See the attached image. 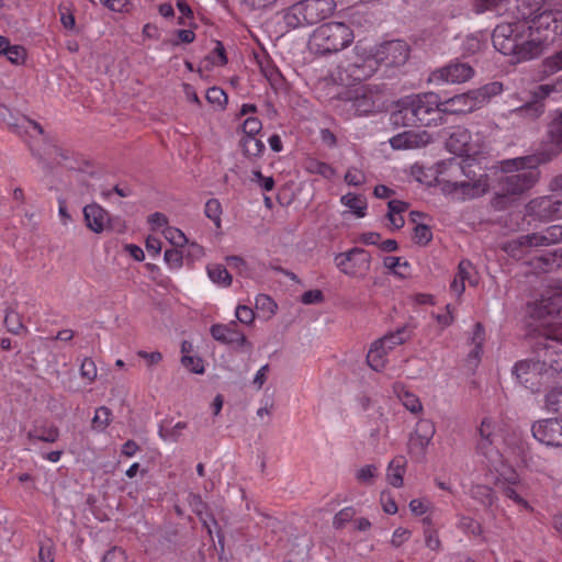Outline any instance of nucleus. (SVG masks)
Here are the masks:
<instances>
[{"mask_svg":"<svg viewBox=\"0 0 562 562\" xmlns=\"http://www.w3.org/2000/svg\"><path fill=\"white\" fill-rule=\"evenodd\" d=\"M560 70H562V50L547 57L541 65V74L544 77L552 76Z\"/></svg>","mask_w":562,"mask_h":562,"instance_id":"40","label":"nucleus"},{"mask_svg":"<svg viewBox=\"0 0 562 562\" xmlns=\"http://www.w3.org/2000/svg\"><path fill=\"white\" fill-rule=\"evenodd\" d=\"M473 91L477 99L480 108H482L485 103H487L491 100V98L502 93L503 85L498 81H493L484 85L479 89H474Z\"/></svg>","mask_w":562,"mask_h":562,"instance_id":"33","label":"nucleus"},{"mask_svg":"<svg viewBox=\"0 0 562 562\" xmlns=\"http://www.w3.org/2000/svg\"><path fill=\"white\" fill-rule=\"evenodd\" d=\"M340 203L348 207L358 218L367 215L368 203L363 195L348 192L340 198Z\"/></svg>","mask_w":562,"mask_h":562,"instance_id":"26","label":"nucleus"},{"mask_svg":"<svg viewBox=\"0 0 562 562\" xmlns=\"http://www.w3.org/2000/svg\"><path fill=\"white\" fill-rule=\"evenodd\" d=\"M532 436L547 446H562V418H546L532 424Z\"/></svg>","mask_w":562,"mask_h":562,"instance_id":"14","label":"nucleus"},{"mask_svg":"<svg viewBox=\"0 0 562 562\" xmlns=\"http://www.w3.org/2000/svg\"><path fill=\"white\" fill-rule=\"evenodd\" d=\"M211 61L215 66H224L227 64L225 48L221 42H216L214 49L211 53Z\"/></svg>","mask_w":562,"mask_h":562,"instance_id":"63","label":"nucleus"},{"mask_svg":"<svg viewBox=\"0 0 562 562\" xmlns=\"http://www.w3.org/2000/svg\"><path fill=\"white\" fill-rule=\"evenodd\" d=\"M544 407L549 413H554L562 418V386L551 389L544 401Z\"/></svg>","mask_w":562,"mask_h":562,"instance_id":"36","label":"nucleus"},{"mask_svg":"<svg viewBox=\"0 0 562 562\" xmlns=\"http://www.w3.org/2000/svg\"><path fill=\"white\" fill-rule=\"evenodd\" d=\"M9 61L14 65H21L25 61L26 50L21 45H11L4 55Z\"/></svg>","mask_w":562,"mask_h":562,"instance_id":"54","label":"nucleus"},{"mask_svg":"<svg viewBox=\"0 0 562 562\" xmlns=\"http://www.w3.org/2000/svg\"><path fill=\"white\" fill-rule=\"evenodd\" d=\"M222 205L217 199H210L205 203L204 214L207 218H210L216 228L221 227L222 223Z\"/></svg>","mask_w":562,"mask_h":562,"instance_id":"41","label":"nucleus"},{"mask_svg":"<svg viewBox=\"0 0 562 562\" xmlns=\"http://www.w3.org/2000/svg\"><path fill=\"white\" fill-rule=\"evenodd\" d=\"M473 76L474 69L468 63L454 60L434 70L430 74L429 81L435 85H454L465 82Z\"/></svg>","mask_w":562,"mask_h":562,"instance_id":"13","label":"nucleus"},{"mask_svg":"<svg viewBox=\"0 0 562 562\" xmlns=\"http://www.w3.org/2000/svg\"><path fill=\"white\" fill-rule=\"evenodd\" d=\"M164 259L171 269H179L182 266L183 256L180 250L172 248L165 251Z\"/></svg>","mask_w":562,"mask_h":562,"instance_id":"57","label":"nucleus"},{"mask_svg":"<svg viewBox=\"0 0 562 562\" xmlns=\"http://www.w3.org/2000/svg\"><path fill=\"white\" fill-rule=\"evenodd\" d=\"M477 452L487 460V467L491 471L498 472V465L502 464V456L494 447L496 438V424L493 419L485 417L479 427Z\"/></svg>","mask_w":562,"mask_h":562,"instance_id":"11","label":"nucleus"},{"mask_svg":"<svg viewBox=\"0 0 562 562\" xmlns=\"http://www.w3.org/2000/svg\"><path fill=\"white\" fill-rule=\"evenodd\" d=\"M262 130V123L258 117L248 116L243 123L244 136H257Z\"/></svg>","mask_w":562,"mask_h":562,"instance_id":"55","label":"nucleus"},{"mask_svg":"<svg viewBox=\"0 0 562 562\" xmlns=\"http://www.w3.org/2000/svg\"><path fill=\"white\" fill-rule=\"evenodd\" d=\"M432 239V232L429 226L425 224L416 225L414 229V240L418 245L426 246Z\"/></svg>","mask_w":562,"mask_h":562,"instance_id":"52","label":"nucleus"},{"mask_svg":"<svg viewBox=\"0 0 562 562\" xmlns=\"http://www.w3.org/2000/svg\"><path fill=\"white\" fill-rule=\"evenodd\" d=\"M393 392L402 402L404 407L413 414L422 413L423 404L417 395L409 392L402 383H394Z\"/></svg>","mask_w":562,"mask_h":562,"instance_id":"25","label":"nucleus"},{"mask_svg":"<svg viewBox=\"0 0 562 562\" xmlns=\"http://www.w3.org/2000/svg\"><path fill=\"white\" fill-rule=\"evenodd\" d=\"M471 285L476 284L474 277V267L469 260H461L458 266V272L450 284V290L457 295L461 296L465 290V282Z\"/></svg>","mask_w":562,"mask_h":562,"instance_id":"23","label":"nucleus"},{"mask_svg":"<svg viewBox=\"0 0 562 562\" xmlns=\"http://www.w3.org/2000/svg\"><path fill=\"white\" fill-rule=\"evenodd\" d=\"M384 267L393 272L394 274L403 277L408 269L409 265L407 261L402 260L400 257L387 256L383 260Z\"/></svg>","mask_w":562,"mask_h":562,"instance_id":"44","label":"nucleus"},{"mask_svg":"<svg viewBox=\"0 0 562 562\" xmlns=\"http://www.w3.org/2000/svg\"><path fill=\"white\" fill-rule=\"evenodd\" d=\"M58 438L59 430L53 425L34 427V429L27 432V439L31 442L43 441L52 443L57 441Z\"/></svg>","mask_w":562,"mask_h":562,"instance_id":"28","label":"nucleus"},{"mask_svg":"<svg viewBox=\"0 0 562 562\" xmlns=\"http://www.w3.org/2000/svg\"><path fill=\"white\" fill-rule=\"evenodd\" d=\"M409 57V47L402 40L390 41L381 44L374 55L361 57L346 69H338L334 80L342 86H349L353 82H360L370 78L382 64L386 67H397L404 65Z\"/></svg>","mask_w":562,"mask_h":562,"instance_id":"3","label":"nucleus"},{"mask_svg":"<svg viewBox=\"0 0 562 562\" xmlns=\"http://www.w3.org/2000/svg\"><path fill=\"white\" fill-rule=\"evenodd\" d=\"M562 261V254L559 256L558 252H548L536 257L531 265L533 268L539 269L541 271L548 272L552 269L560 267Z\"/></svg>","mask_w":562,"mask_h":562,"instance_id":"34","label":"nucleus"},{"mask_svg":"<svg viewBox=\"0 0 562 562\" xmlns=\"http://www.w3.org/2000/svg\"><path fill=\"white\" fill-rule=\"evenodd\" d=\"M551 160V155L536 154L504 161V169L514 167L517 172L502 179L503 189L508 194H520L530 189L539 178L538 166Z\"/></svg>","mask_w":562,"mask_h":562,"instance_id":"5","label":"nucleus"},{"mask_svg":"<svg viewBox=\"0 0 562 562\" xmlns=\"http://www.w3.org/2000/svg\"><path fill=\"white\" fill-rule=\"evenodd\" d=\"M378 474V467L374 464H367L356 472V479L360 483H370Z\"/></svg>","mask_w":562,"mask_h":562,"instance_id":"56","label":"nucleus"},{"mask_svg":"<svg viewBox=\"0 0 562 562\" xmlns=\"http://www.w3.org/2000/svg\"><path fill=\"white\" fill-rule=\"evenodd\" d=\"M441 106L442 114H468L480 109L473 90L442 100Z\"/></svg>","mask_w":562,"mask_h":562,"instance_id":"18","label":"nucleus"},{"mask_svg":"<svg viewBox=\"0 0 562 562\" xmlns=\"http://www.w3.org/2000/svg\"><path fill=\"white\" fill-rule=\"evenodd\" d=\"M430 140V136L427 132H415V131H405L403 133L396 134L395 136L390 138V145L393 149L404 150V149H413L425 146Z\"/></svg>","mask_w":562,"mask_h":562,"instance_id":"21","label":"nucleus"},{"mask_svg":"<svg viewBox=\"0 0 562 562\" xmlns=\"http://www.w3.org/2000/svg\"><path fill=\"white\" fill-rule=\"evenodd\" d=\"M407 461L404 457L394 458L386 469V481L393 487H402L404 484V474L406 472Z\"/></svg>","mask_w":562,"mask_h":562,"instance_id":"24","label":"nucleus"},{"mask_svg":"<svg viewBox=\"0 0 562 562\" xmlns=\"http://www.w3.org/2000/svg\"><path fill=\"white\" fill-rule=\"evenodd\" d=\"M80 375L89 383L93 382L98 375L95 362L91 358H85L80 364Z\"/></svg>","mask_w":562,"mask_h":562,"instance_id":"50","label":"nucleus"},{"mask_svg":"<svg viewBox=\"0 0 562 562\" xmlns=\"http://www.w3.org/2000/svg\"><path fill=\"white\" fill-rule=\"evenodd\" d=\"M205 98L209 103L215 105L218 109H224L227 103V95L225 91L220 87L209 88Z\"/></svg>","mask_w":562,"mask_h":562,"instance_id":"45","label":"nucleus"},{"mask_svg":"<svg viewBox=\"0 0 562 562\" xmlns=\"http://www.w3.org/2000/svg\"><path fill=\"white\" fill-rule=\"evenodd\" d=\"M235 316L238 322L250 325L255 319V313L252 308L246 305H238L235 311Z\"/></svg>","mask_w":562,"mask_h":562,"instance_id":"62","label":"nucleus"},{"mask_svg":"<svg viewBox=\"0 0 562 562\" xmlns=\"http://www.w3.org/2000/svg\"><path fill=\"white\" fill-rule=\"evenodd\" d=\"M240 146L244 155L248 158L261 157L266 149L265 143L257 136H243Z\"/></svg>","mask_w":562,"mask_h":562,"instance_id":"29","label":"nucleus"},{"mask_svg":"<svg viewBox=\"0 0 562 562\" xmlns=\"http://www.w3.org/2000/svg\"><path fill=\"white\" fill-rule=\"evenodd\" d=\"M127 557L122 548L113 547L105 552L102 562H126Z\"/></svg>","mask_w":562,"mask_h":562,"instance_id":"64","label":"nucleus"},{"mask_svg":"<svg viewBox=\"0 0 562 562\" xmlns=\"http://www.w3.org/2000/svg\"><path fill=\"white\" fill-rule=\"evenodd\" d=\"M502 492L506 497H508L509 499H512L513 502H515L517 505L521 506L522 508H525L529 512L533 510V508L530 506V504L517 493V491L514 488V486L503 485Z\"/></svg>","mask_w":562,"mask_h":562,"instance_id":"53","label":"nucleus"},{"mask_svg":"<svg viewBox=\"0 0 562 562\" xmlns=\"http://www.w3.org/2000/svg\"><path fill=\"white\" fill-rule=\"evenodd\" d=\"M4 325L7 329L14 335H19L23 330H26V327L23 325L20 314L13 310H9L7 312L4 317Z\"/></svg>","mask_w":562,"mask_h":562,"instance_id":"43","label":"nucleus"},{"mask_svg":"<svg viewBox=\"0 0 562 562\" xmlns=\"http://www.w3.org/2000/svg\"><path fill=\"white\" fill-rule=\"evenodd\" d=\"M546 98L536 97L535 90L532 91V100L525 105L517 108L514 112L521 116L530 120L538 119L544 112V103L543 100Z\"/></svg>","mask_w":562,"mask_h":562,"instance_id":"27","label":"nucleus"},{"mask_svg":"<svg viewBox=\"0 0 562 562\" xmlns=\"http://www.w3.org/2000/svg\"><path fill=\"white\" fill-rule=\"evenodd\" d=\"M526 209L528 215L541 222H551L562 217V202L550 196L533 199Z\"/></svg>","mask_w":562,"mask_h":562,"instance_id":"15","label":"nucleus"},{"mask_svg":"<svg viewBox=\"0 0 562 562\" xmlns=\"http://www.w3.org/2000/svg\"><path fill=\"white\" fill-rule=\"evenodd\" d=\"M181 363L183 364V367H186L193 373L201 374L204 372V367L201 358L183 355V357L181 358Z\"/></svg>","mask_w":562,"mask_h":562,"instance_id":"58","label":"nucleus"},{"mask_svg":"<svg viewBox=\"0 0 562 562\" xmlns=\"http://www.w3.org/2000/svg\"><path fill=\"white\" fill-rule=\"evenodd\" d=\"M356 515V509L352 506H347L340 509L333 518V527L341 529L345 525L352 520Z\"/></svg>","mask_w":562,"mask_h":562,"instance_id":"48","label":"nucleus"},{"mask_svg":"<svg viewBox=\"0 0 562 562\" xmlns=\"http://www.w3.org/2000/svg\"><path fill=\"white\" fill-rule=\"evenodd\" d=\"M260 70L271 85H276L280 81L281 74L270 60L266 59L260 61Z\"/></svg>","mask_w":562,"mask_h":562,"instance_id":"49","label":"nucleus"},{"mask_svg":"<svg viewBox=\"0 0 562 562\" xmlns=\"http://www.w3.org/2000/svg\"><path fill=\"white\" fill-rule=\"evenodd\" d=\"M165 237L175 246H182L187 243L186 235L178 228L166 227Z\"/></svg>","mask_w":562,"mask_h":562,"instance_id":"60","label":"nucleus"},{"mask_svg":"<svg viewBox=\"0 0 562 562\" xmlns=\"http://www.w3.org/2000/svg\"><path fill=\"white\" fill-rule=\"evenodd\" d=\"M335 9V0H302L285 9L282 19L288 30H294L329 18Z\"/></svg>","mask_w":562,"mask_h":562,"instance_id":"7","label":"nucleus"},{"mask_svg":"<svg viewBox=\"0 0 562 562\" xmlns=\"http://www.w3.org/2000/svg\"><path fill=\"white\" fill-rule=\"evenodd\" d=\"M552 93H562V76L552 83L540 85L535 89V94L539 98H548Z\"/></svg>","mask_w":562,"mask_h":562,"instance_id":"46","label":"nucleus"},{"mask_svg":"<svg viewBox=\"0 0 562 562\" xmlns=\"http://www.w3.org/2000/svg\"><path fill=\"white\" fill-rule=\"evenodd\" d=\"M520 247H541V246H550L548 237L543 232L541 233H532L522 235L517 238L515 241Z\"/></svg>","mask_w":562,"mask_h":562,"instance_id":"37","label":"nucleus"},{"mask_svg":"<svg viewBox=\"0 0 562 562\" xmlns=\"http://www.w3.org/2000/svg\"><path fill=\"white\" fill-rule=\"evenodd\" d=\"M206 271L213 283L223 288H227L232 284V276L224 266L220 263H211L206 267Z\"/></svg>","mask_w":562,"mask_h":562,"instance_id":"31","label":"nucleus"},{"mask_svg":"<svg viewBox=\"0 0 562 562\" xmlns=\"http://www.w3.org/2000/svg\"><path fill=\"white\" fill-rule=\"evenodd\" d=\"M256 310L261 312L263 317H271L277 311L276 302L267 294H258L255 299Z\"/></svg>","mask_w":562,"mask_h":562,"instance_id":"42","label":"nucleus"},{"mask_svg":"<svg viewBox=\"0 0 562 562\" xmlns=\"http://www.w3.org/2000/svg\"><path fill=\"white\" fill-rule=\"evenodd\" d=\"M86 226L93 233H102L110 224V215L105 209L98 203H90L83 207Z\"/></svg>","mask_w":562,"mask_h":562,"instance_id":"20","label":"nucleus"},{"mask_svg":"<svg viewBox=\"0 0 562 562\" xmlns=\"http://www.w3.org/2000/svg\"><path fill=\"white\" fill-rule=\"evenodd\" d=\"M485 340V330L482 324L476 323L473 329L472 344L474 348L469 353V361H473L474 364L481 360L483 353V344Z\"/></svg>","mask_w":562,"mask_h":562,"instance_id":"32","label":"nucleus"},{"mask_svg":"<svg viewBox=\"0 0 562 562\" xmlns=\"http://www.w3.org/2000/svg\"><path fill=\"white\" fill-rule=\"evenodd\" d=\"M436 432L435 424L430 419H420L409 437V450L425 453Z\"/></svg>","mask_w":562,"mask_h":562,"instance_id":"19","label":"nucleus"},{"mask_svg":"<svg viewBox=\"0 0 562 562\" xmlns=\"http://www.w3.org/2000/svg\"><path fill=\"white\" fill-rule=\"evenodd\" d=\"M474 160L450 158L437 165L438 184L443 194L454 200L465 201L480 198L487 192L485 173L476 175Z\"/></svg>","mask_w":562,"mask_h":562,"instance_id":"2","label":"nucleus"},{"mask_svg":"<svg viewBox=\"0 0 562 562\" xmlns=\"http://www.w3.org/2000/svg\"><path fill=\"white\" fill-rule=\"evenodd\" d=\"M513 374L526 389L537 391L540 378L546 375L537 360H520L513 367Z\"/></svg>","mask_w":562,"mask_h":562,"instance_id":"16","label":"nucleus"},{"mask_svg":"<svg viewBox=\"0 0 562 562\" xmlns=\"http://www.w3.org/2000/svg\"><path fill=\"white\" fill-rule=\"evenodd\" d=\"M562 328L553 336H549L546 342L537 351V361L548 376H553L562 371Z\"/></svg>","mask_w":562,"mask_h":562,"instance_id":"10","label":"nucleus"},{"mask_svg":"<svg viewBox=\"0 0 562 562\" xmlns=\"http://www.w3.org/2000/svg\"><path fill=\"white\" fill-rule=\"evenodd\" d=\"M304 168L308 173L319 175L327 180L333 179L336 175V170L329 164L316 158H307L304 162Z\"/></svg>","mask_w":562,"mask_h":562,"instance_id":"30","label":"nucleus"},{"mask_svg":"<svg viewBox=\"0 0 562 562\" xmlns=\"http://www.w3.org/2000/svg\"><path fill=\"white\" fill-rule=\"evenodd\" d=\"M344 179L348 186L360 187L366 182V175L362 170L351 167L346 171Z\"/></svg>","mask_w":562,"mask_h":562,"instance_id":"51","label":"nucleus"},{"mask_svg":"<svg viewBox=\"0 0 562 562\" xmlns=\"http://www.w3.org/2000/svg\"><path fill=\"white\" fill-rule=\"evenodd\" d=\"M411 536V530H408L407 528L398 527L392 533L391 544L394 548H400L402 544L408 541Z\"/></svg>","mask_w":562,"mask_h":562,"instance_id":"61","label":"nucleus"},{"mask_svg":"<svg viewBox=\"0 0 562 562\" xmlns=\"http://www.w3.org/2000/svg\"><path fill=\"white\" fill-rule=\"evenodd\" d=\"M533 1L530 14L508 18L495 27L492 35L495 49L516 64L537 58L551 34H562V11L543 8L541 0Z\"/></svg>","mask_w":562,"mask_h":562,"instance_id":"1","label":"nucleus"},{"mask_svg":"<svg viewBox=\"0 0 562 562\" xmlns=\"http://www.w3.org/2000/svg\"><path fill=\"white\" fill-rule=\"evenodd\" d=\"M442 100L435 92L409 94L397 100L391 120L396 125H431L435 115L442 114Z\"/></svg>","mask_w":562,"mask_h":562,"instance_id":"4","label":"nucleus"},{"mask_svg":"<svg viewBox=\"0 0 562 562\" xmlns=\"http://www.w3.org/2000/svg\"><path fill=\"white\" fill-rule=\"evenodd\" d=\"M371 255L363 248L353 247L334 257L336 268L349 278L364 279L371 269Z\"/></svg>","mask_w":562,"mask_h":562,"instance_id":"9","label":"nucleus"},{"mask_svg":"<svg viewBox=\"0 0 562 562\" xmlns=\"http://www.w3.org/2000/svg\"><path fill=\"white\" fill-rule=\"evenodd\" d=\"M471 139L472 136L469 130L464 127H456L449 134L446 140V147L450 153L458 156H469L472 151Z\"/></svg>","mask_w":562,"mask_h":562,"instance_id":"22","label":"nucleus"},{"mask_svg":"<svg viewBox=\"0 0 562 562\" xmlns=\"http://www.w3.org/2000/svg\"><path fill=\"white\" fill-rule=\"evenodd\" d=\"M549 288L539 301L529 304L531 315L539 319L562 315V281H551Z\"/></svg>","mask_w":562,"mask_h":562,"instance_id":"12","label":"nucleus"},{"mask_svg":"<svg viewBox=\"0 0 562 562\" xmlns=\"http://www.w3.org/2000/svg\"><path fill=\"white\" fill-rule=\"evenodd\" d=\"M112 418V412L106 406H100L95 409L92 418V427L97 431H104L110 425Z\"/></svg>","mask_w":562,"mask_h":562,"instance_id":"38","label":"nucleus"},{"mask_svg":"<svg viewBox=\"0 0 562 562\" xmlns=\"http://www.w3.org/2000/svg\"><path fill=\"white\" fill-rule=\"evenodd\" d=\"M411 338V330L407 326H402L395 331L384 335L375 340L367 355V362L374 371H382L386 364L387 353L396 346H400Z\"/></svg>","mask_w":562,"mask_h":562,"instance_id":"8","label":"nucleus"},{"mask_svg":"<svg viewBox=\"0 0 562 562\" xmlns=\"http://www.w3.org/2000/svg\"><path fill=\"white\" fill-rule=\"evenodd\" d=\"M352 29L342 22H328L316 27L310 37L311 50L319 56L339 53L353 43Z\"/></svg>","mask_w":562,"mask_h":562,"instance_id":"6","label":"nucleus"},{"mask_svg":"<svg viewBox=\"0 0 562 562\" xmlns=\"http://www.w3.org/2000/svg\"><path fill=\"white\" fill-rule=\"evenodd\" d=\"M549 137L557 150L552 153H544L551 155V158L562 150V112L552 120L549 125Z\"/></svg>","mask_w":562,"mask_h":562,"instance_id":"35","label":"nucleus"},{"mask_svg":"<svg viewBox=\"0 0 562 562\" xmlns=\"http://www.w3.org/2000/svg\"><path fill=\"white\" fill-rule=\"evenodd\" d=\"M459 529L465 533L480 536L482 533V526L474 518L469 516H461L458 522Z\"/></svg>","mask_w":562,"mask_h":562,"instance_id":"47","label":"nucleus"},{"mask_svg":"<svg viewBox=\"0 0 562 562\" xmlns=\"http://www.w3.org/2000/svg\"><path fill=\"white\" fill-rule=\"evenodd\" d=\"M471 495L484 506H492L496 501L494 491L486 485H476L472 487Z\"/></svg>","mask_w":562,"mask_h":562,"instance_id":"39","label":"nucleus"},{"mask_svg":"<svg viewBox=\"0 0 562 562\" xmlns=\"http://www.w3.org/2000/svg\"><path fill=\"white\" fill-rule=\"evenodd\" d=\"M210 333L216 341L224 345H236L237 347L248 345L245 334L238 329L234 321L227 324H214L211 326Z\"/></svg>","mask_w":562,"mask_h":562,"instance_id":"17","label":"nucleus"},{"mask_svg":"<svg viewBox=\"0 0 562 562\" xmlns=\"http://www.w3.org/2000/svg\"><path fill=\"white\" fill-rule=\"evenodd\" d=\"M251 181L259 186L263 191H271L274 187V180L272 177H266L260 170L252 171Z\"/></svg>","mask_w":562,"mask_h":562,"instance_id":"59","label":"nucleus"}]
</instances>
